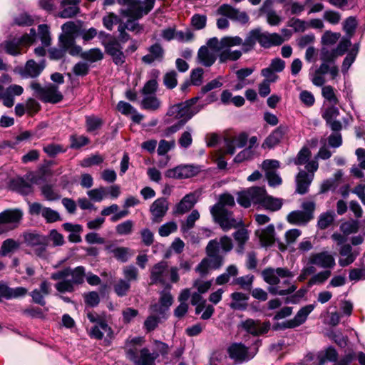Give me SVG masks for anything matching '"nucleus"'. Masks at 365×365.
Here are the masks:
<instances>
[{"label":"nucleus","instance_id":"obj_1","mask_svg":"<svg viewBox=\"0 0 365 365\" xmlns=\"http://www.w3.org/2000/svg\"><path fill=\"white\" fill-rule=\"evenodd\" d=\"M262 276L270 285L268 290L272 294L286 295L297 289V287L291 282L294 274L287 268H267L262 271Z\"/></svg>","mask_w":365,"mask_h":365},{"label":"nucleus","instance_id":"obj_2","mask_svg":"<svg viewBox=\"0 0 365 365\" xmlns=\"http://www.w3.org/2000/svg\"><path fill=\"white\" fill-rule=\"evenodd\" d=\"M237 201L245 208L250 207L252 204H257L271 211H277L282 205L281 199L268 195L265 189L262 187H252L237 192Z\"/></svg>","mask_w":365,"mask_h":365},{"label":"nucleus","instance_id":"obj_3","mask_svg":"<svg viewBox=\"0 0 365 365\" xmlns=\"http://www.w3.org/2000/svg\"><path fill=\"white\" fill-rule=\"evenodd\" d=\"M235 204L234 197L230 194L224 193L220 196L219 202L210 209L212 215L224 231L235 228L240 223L232 217V213L225 208L226 206L233 207Z\"/></svg>","mask_w":365,"mask_h":365},{"label":"nucleus","instance_id":"obj_4","mask_svg":"<svg viewBox=\"0 0 365 365\" xmlns=\"http://www.w3.org/2000/svg\"><path fill=\"white\" fill-rule=\"evenodd\" d=\"M179 268L169 267L166 261H160L155 264L150 269V284L167 286L168 282L177 283L180 280Z\"/></svg>","mask_w":365,"mask_h":365},{"label":"nucleus","instance_id":"obj_5","mask_svg":"<svg viewBox=\"0 0 365 365\" xmlns=\"http://www.w3.org/2000/svg\"><path fill=\"white\" fill-rule=\"evenodd\" d=\"M198 99L197 97H195L185 102L173 105L169 108L168 115L186 123L200 111V108L195 105Z\"/></svg>","mask_w":365,"mask_h":365},{"label":"nucleus","instance_id":"obj_6","mask_svg":"<svg viewBox=\"0 0 365 365\" xmlns=\"http://www.w3.org/2000/svg\"><path fill=\"white\" fill-rule=\"evenodd\" d=\"M155 0H144L139 2L138 0H117L120 4L127 6L122 13L128 17L139 19L148 14L153 8Z\"/></svg>","mask_w":365,"mask_h":365},{"label":"nucleus","instance_id":"obj_7","mask_svg":"<svg viewBox=\"0 0 365 365\" xmlns=\"http://www.w3.org/2000/svg\"><path fill=\"white\" fill-rule=\"evenodd\" d=\"M31 88L36 96L44 103L55 104L63 99V95L58 91V86L53 84L50 83L42 87L38 83L33 82L31 83Z\"/></svg>","mask_w":365,"mask_h":365},{"label":"nucleus","instance_id":"obj_8","mask_svg":"<svg viewBox=\"0 0 365 365\" xmlns=\"http://www.w3.org/2000/svg\"><path fill=\"white\" fill-rule=\"evenodd\" d=\"M36 33L31 29L29 34L23 35L21 38H14L4 43L6 52L12 56L21 54L24 47L29 46L35 40Z\"/></svg>","mask_w":365,"mask_h":365},{"label":"nucleus","instance_id":"obj_9","mask_svg":"<svg viewBox=\"0 0 365 365\" xmlns=\"http://www.w3.org/2000/svg\"><path fill=\"white\" fill-rule=\"evenodd\" d=\"M319 164L317 160H313L309 162L305 168L308 171L299 170L296 177L297 192L299 194H305L307 192L309 187L313 180L314 172L317 170Z\"/></svg>","mask_w":365,"mask_h":365},{"label":"nucleus","instance_id":"obj_10","mask_svg":"<svg viewBox=\"0 0 365 365\" xmlns=\"http://www.w3.org/2000/svg\"><path fill=\"white\" fill-rule=\"evenodd\" d=\"M85 277V269L82 266L74 269L69 268V277L60 281L56 284V289L60 292H71L74 290V286L82 284Z\"/></svg>","mask_w":365,"mask_h":365},{"label":"nucleus","instance_id":"obj_11","mask_svg":"<svg viewBox=\"0 0 365 365\" xmlns=\"http://www.w3.org/2000/svg\"><path fill=\"white\" fill-rule=\"evenodd\" d=\"M23 217L20 209H8L0 212V233L16 228Z\"/></svg>","mask_w":365,"mask_h":365},{"label":"nucleus","instance_id":"obj_12","mask_svg":"<svg viewBox=\"0 0 365 365\" xmlns=\"http://www.w3.org/2000/svg\"><path fill=\"white\" fill-rule=\"evenodd\" d=\"M127 357L135 365H155L158 354L151 353L148 348H143L137 354L136 350L130 348L126 351Z\"/></svg>","mask_w":365,"mask_h":365},{"label":"nucleus","instance_id":"obj_13","mask_svg":"<svg viewBox=\"0 0 365 365\" xmlns=\"http://www.w3.org/2000/svg\"><path fill=\"white\" fill-rule=\"evenodd\" d=\"M257 352V348H247L242 344H233L228 349L230 357L239 363L252 359Z\"/></svg>","mask_w":365,"mask_h":365},{"label":"nucleus","instance_id":"obj_14","mask_svg":"<svg viewBox=\"0 0 365 365\" xmlns=\"http://www.w3.org/2000/svg\"><path fill=\"white\" fill-rule=\"evenodd\" d=\"M201 170V168L195 165H180L174 168L168 169L165 176L169 178L184 179L195 176Z\"/></svg>","mask_w":365,"mask_h":365},{"label":"nucleus","instance_id":"obj_15","mask_svg":"<svg viewBox=\"0 0 365 365\" xmlns=\"http://www.w3.org/2000/svg\"><path fill=\"white\" fill-rule=\"evenodd\" d=\"M242 43V39L239 36H226L221 38L220 41L217 38L213 37L207 42V47L211 48L213 51L220 52L225 48L240 46Z\"/></svg>","mask_w":365,"mask_h":365},{"label":"nucleus","instance_id":"obj_16","mask_svg":"<svg viewBox=\"0 0 365 365\" xmlns=\"http://www.w3.org/2000/svg\"><path fill=\"white\" fill-rule=\"evenodd\" d=\"M308 264L324 269L332 268L335 265L334 257L327 251L312 253L308 257Z\"/></svg>","mask_w":365,"mask_h":365},{"label":"nucleus","instance_id":"obj_17","mask_svg":"<svg viewBox=\"0 0 365 365\" xmlns=\"http://www.w3.org/2000/svg\"><path fill=\"white\" fill-rule=\"evenodd\" d=\"M217 13L232 21H237L242 24L249 21V16L246 12L241 11L229 4L221 5L217 9Z\"/></svg>","mask_w":365,"mask_h":365},{"label":"nucleus","instance_id":"obj_18","mask_svg":"<svg viewBox=\"0 0 365 365\" xmlns=\"http://www.w3.org/2000/svg\"><path fill=\"white\" fill-rule=\"evenodd\" d=\"M279 167V162L277 160H265L262 163V168L266 172L268 183L272 187L282 184V178L276 173L275 170Z\"/></svg>","mask_w":365,"mask_h":365},{"label":"nucleus","instance_id":"obj_19","mask_svg":"<svg viewBox=\"0 0 365 365\" xmlns=\"http://www.w3.org/2000/svg\"><path fill=\"white\" fill-rule=\"evenodd\" d=\"M336 106L330 105L326 107L322 111V116L333 131H340L342 125L339 120H336V118L339 115V110Z\"/></svg>","mask_w":365,"mask_h":365},{"label":"nucleus","instance_id":"obj_20","mask_svg":"<svg viewBox=\"0 0 365 365\" xmlns=\"http://www.w3.org/2000/svg\"><path fill=\"white\" fill-rule=\"evenodd\" d=\"M206 252L207 257H206L211 269H217L223 264V257L219 255L218 242L217 240H211L207 245Z\"/></svg>","mask_w":365,"mask_h":365},{"label":"nucleus","instance_id":"obj_21","mask_svg":"<svg viewBox=\"0 0 365 365\" xmlns=\"http://www.w3.org/2000/svg\"><path fill=\"white\" fill-rule=\"evenodd\" d=\"M107 54L111 56L113 63L117 66H121L125 62V55L123 52V47L115 40L110 41L105 45Z\"/></svg>","mask_w":365,"mask_h":365},{"label":"nucleus","instance_id":"obj_22","mask_svg":"<svg viewBox=\"0 0 365 365\" xmlns=\"http://www.w3.org/2000/svg\"><path fill=\"white\" fill-rule=\"evenodd\" d=\"M46 67L45 60L36 63L34 60L27 61L24 68L20 69V74L24 78H36Z\"/></svg>","mask_w":365,"mask_h":365},{"label":"nucleus","instance_id":"obj_23","mask_svg":"<svg viewBox=\"0 0 365 365\" xmlns=\"http://www.w3.org/2000/svg\"><path fill=\"white\" fill-rule=\"evenodd\" d=\"M242 328L247 333L258 336L267 333L270 327L269 322L261 323L259 321L248 319L241 324Z\"/></svg>","mask_w":365,"mask_h":365},{"label":"nucleus","instance_id":"obj_24","mask_svg":"<svg viewBox=\"0 0 365 365\" xmlns=\"http://www.w3.org/2000/svg\"><path fill=\"white\" fill-rule=\"evenodd\" d=\"M289 131L287 125H279L274 129L264 140L262 143L264 148H272L279 143L285 134Z\"/></svg>","mask_w":365,"mask_h":365},{"label":"nucleus","instance_id":"obj_25","mask_svg":"<svg viewBox=\"0 0 365 365\" xmlns=\"http://www.w3.org/2000/svg\"><path fill=\"white\" fill-rule=\"evenodd\" d=\"M258 42L264 48L281 45L284 39L277 33L263 32L258 29Z\"/></svg>","mask_w":365,"mask_h":365},{"label":"nucleus","instance_id":"obj_26","mask_svg":"<svg viewBox=\"0 0 365 365\" xmlns=\"http://www.w3.org/2000/svg\"><path fill=\"white\" fill-rule=\"evenodd\" d=\"M168 210V202L163 198L155 200L150 206V212L153 215V222H160Z\"/></svg>","mask_w":365,"mask_h":365},{"label":"nucleus","instance_id":"obj_27","mask_svg":"<svg viewBox=\"0 0 365 365\" xmlns=\"http://www.w3.org/2000/svg\"><path fill=\"white\" fill-rule=\"evenodd\" d=\"M247 142V136L245 133H241L232 139H225V150L223 154L233 155L236 148H243Z\"/></svg>","mask_w":365,"mask_h":365},{"label":"nucleus","instance_id":"obj_28","mask_svg":"<svg viewBox=\"0 0 365 365\" xmlns=\"http://www.w3.org/2000/svg\"><path fill=\"white\" fill-rule=\"evenodd\" d=\"M106 335V337L110 339L113 336L112 329L105 321H100L96 324L90 330L89 336L91 338L100 340Z\"/></svg>","mask_w":365,"mask_h":365},{"label":"nucleus","instance_id":"obj_29","mask_svg":"<svg viewBox=\"0 0 365 365\" xmlns=\"http://www.w3.org/2000/svg\"><path fill=\"white\" fill-rule=\"evenodd\" d=\"M262 247H269L275 241V230L273 225H269L263 229H259L255 232Z\"/></svg>","mask_w":365,"mask_h":365},{"label":"nucleus","instance_id":"obj_30","mask_svg":"<svg viewBox=\"0 0 365 365\" xmlns=\"http://www.w3.org/2000/svg\"><path fill=\"white\" fill-rule=\"evenodd\" d=\"M79 2V0H62L61 2L62 11L58 13V16L63 19L72 18L76 16L79 11L78 6Z\"/></svg>","mask_w":365,"mask_h":365},{"label":"nucleus","instance_id":"obj_31","mask_svg":"<svg viewBox=\"0 0 365 365\" xmlns=\"http://www.w3.org/2000/svg\"><path fill=\"white\" fill-rule=\"evenodd\" d=\"M314 304H308L300 309L294 319L287 321V327L294 328L304 323L308 315L314 310Z\"/></svg>","mask_w":365,"mask_h":365},{"label":"nucleus","instance_id":"obj_32","mask_svg":"<svg viewBox=\"0 0 365 365\" xmlns=\"http://www.w3.org/2000/svg\"><path fill=\"white\" fill-rule=\"evenodd\" d=\"M147 55L142 58V61L146 64H151L154 61L161 62L164 58V50L160 44L155 43L148 48Z\"/></svg>","mask_w":365,"mask_h":365},{"label":"nucleus","instance_id":"obj_33","mask_svg":"<svg viewBox=\"0 0 365 365\" xmlns=\"http://www.w3.org/2000/svg\"><path fill=\"white\" fill-rule=\"evenodd\" d=\"M105 250L113 255V257L121 262H126L133 255V251L128 247H115L113 245H108Z\"/></svg>","mask_w":365,"mask_h":365},{"label":"nucleus","instance_id":"obj_34","mask_svg":"<svg viewBox=\"0 0 365 365\" xmlns=\"http://www.w3.org/2000/svg\"><path fill=\"white\" fill-rule=\"evenodd\" d=\"M117 109L123 115H130L132 120L136 123H140L144 118L133 106L125 101H120L117 105Z\"/></svg>","mask_w":365,"mask_h":365},{"label":"nucleus","instance_id":"obj_35","mask_svg":"<svg viewBox=\"0 0 365 365\" xmlns=\"http://www.w3.org/2000/svg\"><path fill=\"white\" fill-rule=\"evenodd\" d=\"M173 298L171 294L166 291H163L160 293V304H153L150 306V311L153 313L163 314L173 304Z\"/></svg>","mask_w":365,"mask_h":365},{"label":"nucleus","instance_id":"obj_36","mask_svg":"<svg viewBox=\"0 0 365 365\" xmlns=\"http://www.w3.org/2000/svg\"><path fill=\"white\" fill-rule=\"evenodd\" d=\"M216 55L213 51H210L207 46L200 47L197 53V59L200 64L205 67H210L216 61Z\"/></svg>","mask_w":365,"mask_h":365},{"label":"nucleus","instance_id":"obj_37","mask_svg":"<svg viewBox=\"0 0 365 365\" xmlns=\"http://www.w3.org/2000/svg\"><path fill=\"white\" fill-rule=\"evenodd\" d=\"M27 289L22 287L10 288L5 283L1 282L0 295L6 299L17 298L24 296Z\"/></svg>","mask_w":365,"mask_h":365},{"label":"nucleus","instance_id":"obj_38","mask_svg":"<svg viewBox=\"0 0 365 365\" xmlns=\"http://www.w3.org/2000/svg\"><path fill=\"white\" fill-rule=\"evenodd\" d=\"M339 254L341 258L339 263L341 267H346L351 264L356 259L357 253L352 250V247L349 245H344L341 246Z\"/></svg>","mask_w":365,"mask_h":365},{"label":"nucleus","instance_id":"obj_39","mask_svg":"<svg viewBox=\"0 0 365 365\" xmlns=\"http://www.w3.org/2000/svg\"><path fill=\"white\" fill-rule=\"evenodd\" d=\"M196 202L197 198L195 193L190 192L186 195L176 205L175 213L184 214L188 212L195 205Z\"/></svg>","mask_w":365,"mask_h":365},{"label":"nucleus","instance_id":"obj_40","mask_svg":"<svg viewBox=\"0 0 365 365\" xmlns=\"http://www.w3.org/2000/svg\"><path fill=\"white\" fill-rule=\"evenodd\" d=\"M287 220L292 225H305L311 219L309 214L302 210H294L287 215Z\"/></svg>","mask_w":365,"mask_h":365},{"label":"nucleus","instance_id":"obj_41","mask_svg":"<svg viewBox=\"0 0 365 365\" xmlns=\"http://www.w3.org/2000/svg\"><path fill=\"white\" fill-rule=\"evenodd\" d=\"M23 92L24 88L21 86L16 84L9 86L5 89L4 106L8 108L12 107L14 103V96L21 95Z\"/></svg>","mask_w":365,"mask_h":365},{"label":"nucleus","instance_id":"obj_42","mask_svg":"<svg viewBox=\"0 0 365 365\" xmlns=\"http://www.w3.org/2000/svg\"><path fill=\"white\" fill-rule=\"evenodd\" d=\"M62 227L63 229L70 232L68 235V240L71 242L78 243L81 242V237L80 236V233L83 231V227L80 225L77 224H71V223H64Z\"/></svg>","mask_w":365,"mask_h":365},{"label":"nucleus","instance_id":"obj_43","mask_svg":"<svg viewBox=\"0 0 365 365\" xmlns=\"http://www.w3.org/2000/svg\"><path fill=\"white\" fill-rule=\"evenodd\" d=\"M232 303L231 308L233 309H244L247 307V301L249 297L246 294L242 292H233L231 294Z\"/></svg>","mask_w":365,"mask_h":365},{"label":"nucleus","instance_id":"obj_44","mask_svg":"<svg viewBox=\"0 0 365 365\" xmlns=\"http://www.w3.org/2000/svg\"><path fill=\"white\" fill-rule=\"evenodd\" d=\"M140 105L143 109L155 111L160 107V101L155 95L144 96Z\"/></svg>","mask_w":365,"mask_h":365},{"label":"nucleus","instance_id":"obj_45","mask_svg":"<svg viewBox=\"0 0 365 365\" xmlns=\"http://www.w3.org/2000/svg\"><path fill=\"white\" fill-rule=\"evenodd\" d=\"M241 51H232L230 47H227L220 51L219 54V61L220 63H225L227 61H237L241 57Z\"/></svg>","mask_w":365,"mask_h":365},{"label":"nucleus","instance_id":"obj_46","mask_svg":"<svg viewBox=\"0 0 365 365\" xmlns=\"http://www.w3.org/2000/svg\"><path fill=\"white\" fill-rule=\"evenodd\" d=\"M237 274V267L234 264H231L227 267L226 271L224 273L216 278V284L218 285L225 284L230 281L231 277H236Z\"/></svg>","mask_w":365,"mask_h":365},{"label":"nucleus","instance_id":"obj_47","mask_svg":"<svg viewBox=\"0 0 365 365\" xmlns=\"http://www.w3.org/2000/svg\"><path fill=\"white\" fill-rule=\"evenodd\" d=\"M63 34L74 37H77L81 34V24L73 21H68L61 26Z\"/></svg>","mask_w":365,"mask_h":365},{"label":"nucleus","instance_id":"obj_48","mask_svg":"<svg viewBox=\"0 0 365 365\" xmlns=\"http://www.w3.org/2000/svg\"><path fill=\"white\" fill-rule=\"evenodd\" d=\"M19 247V243L13 240V239H7L2 242L1 249H0V255L1 256H6L9 254L14 252Z\"/></svg>","mask_w":365,"mask_h":365},{"label":"nucleus","instance_id":"obj_49","mask_svg":"<svg viewBox=\"0 0 365 365\" xmlns=\"http://www.w3.org/2000/svg\"><path fill=\"white\" fill-rule=\"evenodd\" d=\"M81 57L91 63H94L103 59V54L99 48H91L81 53Z\"/></svg>","mask_w":365,"mask_h":365},{"label":"nucleus","instance_id":"obj_50","mask_svg":"<svg viewBox=\"0 0 365 365\" xmlns=\"http://www.w3.org/2000/svg\"><path fill=\"white\" fill-rule=\"evenodd\" d=\"M322 95L331 105H337L339 103L334 88L331 86H325L322 89Z\"/></svg>","mask_w":365,"mask_h":365},{"label":"nucleus","instance_id":"obj_51","mask_svg":"<svg viewBox=\"0 0 365 365\" xmlns=\"http://www.w3.org/2000/svg\"><path fill=\"white\" fill-rule=\"evenodd\" d=\"M200 218V214L197 210H192V212L187 216L185 222H182L181 226V231L185 234L192 229L195 222Z\"/></svg>","mask_w":365,"mask_h":365},{"label":"nucleus","instance_id":"obj_52","mask_svg":"<svg viewBox=\"0 0 365 365\" xmlns=\"http://www.w3.org/2000/svg\"><path fill=\"white\" fill-rule=\"evenodd\" d=\"M123 274L125 280L129 283L136 282L138 279V269L134 265H127L123 268Z\"/></svg>","mask_w":365,"mask_h":365},{"label":"nucleus","instance_id":"obj_53","mask_svg":"<svg viewBox=\"0 0 365 365\" xmlns=\"http://www.w3.org/2000/svg\"><path fill=\"white\" fill-rule=\"evenodd\" d=\"M103 125L101 118L95 115H88L86 117V126L88 132H93L100 128Z\"/></svg>","mask_w":365,"mask_h":365},{"label":"nucleus","instance_id":"obj_54","mask_svg":"<svg viewBox=\"0 0 365 365\" xmlns=\"http://www.w3.org/2000/svg\"><path fill=\"white\" fill-rule=\"evenodd\" d=\"M337 356L336 351L332 347H329L324 352H321L319 354V365H323L328 361H335L337 359Z\"/></svg>","mask_w":365,"mask_h":365},{"label":"nucleus","instance_id":"obj_55","mask_svg":"<svg viewBox=\"0 0 365 365\" xmlns=\"http://www.w3.org/2000/svg\"><path fill=\"white\" fill-rule=\"evenodd\" d=\"M113 288L118 297H123L129 292L130 283L123 279H120L114 284Z\"/></svg>","mask_w":365,"mask_h":365},{"label":"nucleus","instance_id":"obj_56","mask_svg":"<svg viewBox=\"0 0 365 365\" xmlns=\"http://www.w3.org/2000/svg\"><path fill=\"white\" fill-rule=\"evenodd\" d=\"M106 187H100L88 190L87 195L91 200L93 202H101L106 196Z\"/></svg>","mask_w":365,"mask_h":365},{"label":"nucleus","instance_id":"obj_57","mask_svg":"<svg viewBox=\"0 0 365 365\" xmlns=\"http://www.w3.org/2000/svg\"><path fill=\"white\" fill-rule=\"evenodd\" d=\"M70 147L73 149H79L83 146L89 143L90 140L88 137L85 135H78L73 134L70 136Z\"/></svg>","mask_w":365,"mask_h":365},{"label":"nucleus","instance_id":"obj_58","mask_svg":"<svg viewBox=\"0 0 365 365\" xmlns=\"http://www.w3.org/2000/svg\"><path fill=\"white\" fill-rule=\"evenodd\" d=\"M45 238L46 237L43 235L34 233H26L24 235L25 242L28 246L31 247L32 250L39 245Z\"/></svg>","mask_w":365,"mask_h":365},{"label":"nucleus","instance_id":"obj_59","mask_svg":"<svg viewBox=\"0 0 365 365\" xmlns=\"http://www.w3.org/2000/svg\"><path fill=\"white\" fill-rule=\"evenodd\" d=\"M258 29L252 30L247 35L242 44L245 51H247L250 48H252L254 45L258 41Z\"/></svg>","mask_w":365,"mask_h":365},{"label":"nucleus","instance_id":"obj_60","mask_svg":"<svg viewBox=\"0 0 365 365\" xmlns=\"http://www.w3.org/2000/svg\"><path fill=\"white\" fill-rule=\"evenodd\" d=\"M253 279H254L253 275L247 274L245 276L235 278L233 280L232 284L239 285L241 288H242L244 289L249 290L252 287Z\"/></svg>","mask_w":365,"mask_h":365},{"label":"nucleus","instance_id":"obj_61","mask_svg":"<svg viewBox=\"0 0 365 365\" xmlns=\"http://www.w3.org/2000/svg\"><path fill=\"white\" fill-rule=\"evenodd\" d=\"M134 227V222L132 220H126L118 224L115 227L116 232L120 235H128L132 233Z\"/></svg>","mask_w":365,"mask_h":365},{"label":"nucleus","instance_id":"obj_62","mask_svg":"<svg viewBox=\"0 0 365 365\" xmlns=\"http://www.w3.org/2000/svg\"><path fill=\"white\" fill-rule=\"evenodd\" d=\"M334 218V214L332 212L322 214L318 220V227L322 230L327 228L333 222Z\"/></svg>","mask_w":365,"mask_h":365},{"label":"nucleus","instance_id":"obj_63","mask_svg":"<svg viewBox=\"0 0 365 365\" xmlns=\"http://www.w3.org/2000/svg\"><path fill=\"white\" fill-rule=\"evenodd\" d=\"M38 36L44 46H48L51 43L49 27L46 24L38 26Z\"/></svg>","mask_w":365,"mask_h":365},{"label":"nucleus","instance_id":"obj_64","mask_svg":"<svg viewBox=\"0 0 365 365\" xmlns=\"http://www.w3.org/2000/svg\"><path fill=\"white\" fill-rule=\"evenodd\" d=\"M42 217L48 223H53L61 220L59 213L49 207H44Z\"/></svg>","mask_w":365,"mask_h":365}]
</instances>
